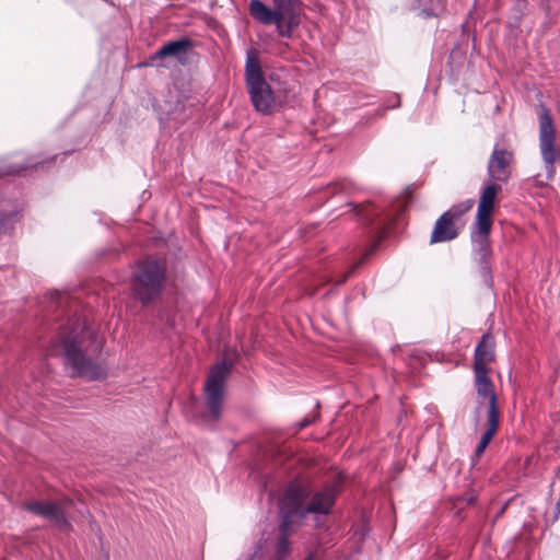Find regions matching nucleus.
Wrapping results in <instances>:
<instances>
[{
    "label": "nucleus",
    "mask_w": 560,
    "mask_h": 560,
    "mask_svg": "<svg viewBox=\"0 0 560 560\" xmlns=\"http://www.w3.org/2000/svg\"><path fill=\"white\" fill-rule=\"evenodd\" d=\"M338 493V483L332 482L322 491L316 492L311 502L305 500L311 494L310 486L304 481L291 482L279 502V511H285L296 521H301L308 513L326 514L329 512Z\"/></svg>",
    "instance_id": "1"
},
{
    "label": "nucleus",
    "mask_w": 560,
    "mask_h": 560,
    "mask_svg": "<svg viewBox=\"0 0 560 560\" xmlns=\"http://www.w3.org/2000/svg\"><path fill=\"white\" fill-rule=\"evenodd\" d=\"M500 185L488 180L480 191L479 203L476 213V222L471 231L474 250L481 262H487L490 256L489 233L492 225V214Z\"/></svg>",
    "instance_id": "2"
},
{
    "label": "nucleus",
    "mask_w": 560,
    "mask_h": 560,
    "mask_svg": "<svg viewBox=\"0 0 560 560\" xmlns=\"http://www.w3.org/2000/svg\"><path fill=\"white\" fill-rule=\"evenodd\" d=\"M66 364L72 370L73 375L89 381H100L106 377V370L102 364L93 362L82 352L81 337L75 329L69 331L62 338Z\"/></svg>",
    "instance_id": "3"
},
{
    "label": "nucleus",
    "mask_w": 560,
    "mask_h": 560,
    "mask_svg": "<svg viewBox=\"0 0 560 560\" xmlns=\"http://www.w3.org/2000/svg\"><path fill=\"white\" fill-rule=\"evenodd\" d=\"M164 283V268L158 260H145L139 265L133 281V291L142 303H148L161 291Z\"/></svg>",
    "instance_id": "4"
},
{
    "label": "nucleus",
    "mask_w": 560,
    "mask_h": 560,
    "mask_svg": "<svg viewBox=\"0 0 560 560\" xmlns=\"http://www.w3.org/2000/svg\"><path fill=\"white\" fill-rule=\"evenodd\" d=\"M231 371V364L222 361L215 364L209 372L205 392L208 412L205 418L210 421H217L221 416V408L224 396L225 380Z\"/></svg>",
    "instance_id": "5"
},
{
    "label": "nucleus",
    "mask_w": 560,
    "mask_h": 560,
    "mask_svg": "<svg viewBox=\"0 0 560 560\" xmlns=\"http://www.w3.org/2000/svg\"><path fill=\"white\" fill-rule=\"evenodd\" d=\"M539 150L548 179L555 176V165L560 159L556 144V131L549 112L544 107L539 114Z\"/></svg>",
    "instance_id": "6"
},
{
    "label": "nucleus",
    "mask_w": 560,
    "mask_h": 560,
    "mask_svg": "<svg viewBox=\"0 0 560 560\" xmlns=\"http://www.w3.org/2000/svg\"><path fill=\"white\" fill-rule=\"evenodd\" d=\"M298 0H272L273 9L260 0H250L248 11L250 16L264 25H270L275 18L280 19L281 13H290Z\"/></svg>",
    "instance_id": "7"
},
{
    "label": "nucleus",
    "mask_w": 560,
    "mask_h": 560,
    "mask_svg": "<svg viewBox=\"0 0 560 560\" xmlns=\"http://www.w3.org/2000/svg\"><path fill=\"white\" fill-rule=\"evenodd\" d=\"M475 372V387L478 395L477 411L480 410L485 400L488 401L487 417H499L498 397L494 392V386L488 376V370H474Z\"/></svg>",
    "instance_id": "8"
},
{
    "label": "nucleus",
    "mask_w": 560,
    "mask_h": 560,
    "mask_svg": "<svg viewBox=\"0 0 560 560\" xmlns=\"http://www.w3.org/2000/svg\"><path fill=\"white\" fill-rule=\"evenodd\" d=\"M23 508L61 529H68L69 523L65 508L61 504L48 501L27 502Z\"/></svg>",
    "instance_id": "9"
},
{
    "label": "nucleus",
    "mask_w": 560,
    "mask_h": 560,
    "mask_svg": "<svg viewBox=\"0 0 560 560\" xmlns=\"http://www.w3.org/2000/svg\"><path fill=\"white\" fill-rule=\"evenodd\" d=\"M512 160V152L495 145L488 163L489 180L505 183L511 174L510 164Z\"/></svg>",
    "instance_id": "10"
},
{
    "label": "nucleus",
    "mask_w": 560,
    "mask_h": 560,
    "mask_svg": "<svg viewBox=\"0 0 560 560\" xmlns=\"http://www.w3.org/2000/svg\"><path fill=\"white\" fill-rule=\"evenodd\" d=\"M254 108L264 115L273 113L277 102L273 91L266 80L247 86Z\"/></svg>",
    "instance_id": "11"
},
{
    "label": "nucleus",
    "mask_w": 560,
    "mask_h": 560,
    "mask_svg": "<svg viewBox=\"0 0 560 560\" xmlns=\"http://www.w3.org/2000/svg\"><path fill=\"white\" fill-rule=\"evenodd\" d=\"M494 359V341L490 335L482 336L475 349L474 370H488L487 365Z\"/></svg>",
    "instance_id": "12"
},
{
    "label": "nucleus",
    "mask_w": 560,
    "mask_h": 560,
    "mask_svg": "<svg viewBox=\"0 0 560 560\" xmlns=\"http://www.w3.org/2000/svg\"><path fill=\"white\" fill-rule=\"evenodd\" d=\"M448 214H442L431 234V243H443L454 240L457 236L455 222L447 218Z\"/></svg>",
    "instance_id": "13"
},
{
    "label": "nucleus",
    "mask_w": 560,
    "mask_h": 560,
    "mask_svg": "<svg viewBox=\"0 0 560 560\" xmlns=\"http://www.w3.org/2000/svg\"><path fill=\"white\" fill-rule=\"evenodd\" d=\"M190 46L191 43L188 38L170 42L156 50L152 59L155 60L158 58L175 57L178 60H182V56L186 54Z\"/></svg>",
    "instance_id": "14"
},
{
    "label": "nucleus",
    "mask_w": 560,
    "mask_h": 560,
    "mask_svg": "<svg viewBox=\"0 0 560 560\" xmlns=\"http://www.w3.org/2000/svg\"><path fill=\"white\" fill-rule=\"evenodd\" d=\"M487 421L488 429L482 433L480 441L476 447V456H480L485 452L499 427V417H487Z\"/></svg>",
    "instance_id": "15"
},
{
    "label": "nucleus",
    "mask_w": 560,
    "mask_h": 560,
    "mask_svg": "<svg viewBox=\"0 0 560 560\" xmlns=\"http://www.w3.org/2000/svg\"><path fill=\"white\" fill-rule=\"evenodd\" d=\"M245 74L247 86L265 80L258 60L250 55L246 59Z\"/></svg>",
    "instance_id": "16"
},
{
    "label": "nucleus",
    "mask_w": 560,
    "mask_h": 560,
    "mask_svg": "<svg viewBox=\"0 0 560 560\" xmlns=\"http://www.w3.org/2000/svg\"><path fill=\"white\" fill-rule=\"evenodd\" d=\"M271 24H276L279 36L290 38L298 22L289 13H281V18H275Z\"/></svg>",
    "instance_id": "17"
},
{
    "label": "nucleus",
    "mask_w": 560,
    "mask_h": 560,
    "mask_svg": "<svg viewBox=\"0 0 560 560\" xmlns=\"http://www.w3.org/2000/svg\"><path fill=\"white\" fill-rule=\"evenodd\" d=\"M474 203H475V201L472 199L465 200L460 203L453 206L450 210H447L443 214H448L447 218L451 219L453 222H455L463 214L468 212L472 208Z\"/></svg>",
    "instance_id": "18"
},
{
    "label": "nucleus",
    "mask_w": 560,
    "mask_h": 560,
    "mask_svg": "<svg viewBox=\"0 0 560 560\" xmlns=\"http://www.w3.org/2000/svg\"><path fill=\"white\" fill-rule=\"evenodd\" d=\"M16 218V213L10 215H0V233L5 231L8 225Z\"/></svg>",
    "instance_id": "19"
},
{
    "label": "nucleus",
    "mask_w": 560,
    "mask_h": 560,
    "mask_svg": "<svg viewBox=\"0 0 560 560\" xmlns=\"http://www.w3.org/2000/svg\"><path fill=\"white\" fill-rule=\"evenodd\" d=\"M305 560H313V555H310Z\"/></svg>",
    "instance_id": "20"
}]
</instances>
